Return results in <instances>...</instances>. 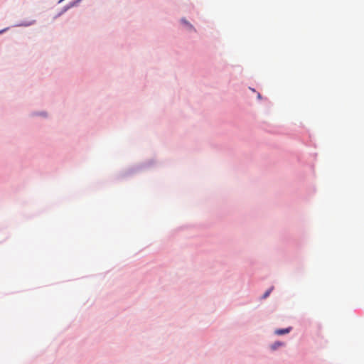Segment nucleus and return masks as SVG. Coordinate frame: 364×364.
Returning a JSON list of instances; mask_svg holds the SVG:
<instances>
[{
	"label": "nucleus",
	"mask_w": 364,
	"mask_h": 364,
	"mask_svg": "<svg viewBox=\"0 0 364 364\" xmlns=\"http://www.w3.org/2000/svg\"><path fill=\"white\" fill-rule=\"evenodd\" d=\"M291 328H282V329H277L275 331V333L277 335H283V334H286V333H288L290 332Z\"/></svg>",
	"instance_id": "1"
},
{
	"label": "nucleus",
	"mask_w": 364,
	"mask_h": 364,
	"mask_svg": "<svg viewBox=\"0 0 364 364\" xmlns=\"http://www.w3.org/2000/svg\"><path fill=\"white\" fill-rule=\"evenodd\" d=\"M273 289V287H271L270 289H269L264 294V295L262 296V298L263 299H266L271 293L272 290Z\"/></svg>",
	"instance_id": "2"
},
{
	"label": "nucleus",
	"mask_w": 364,
	"mask_h": 364,
	"mask_svg": "<svg viewBox=\"0 0 364 364\" xmlns=\"http://www.w3.org/2000/svg\"><path fill=\"white\" fill-rule=\"evenodd\" d=\"M282 343H279V342H276L274 343L272 346V350H275L277 349L279 346H282Z\"/></svg>",
	"instance_id": "3"
},
{
	"label": "nucleus",
	"mask_w": 364,
	"mask_h": 364,
	"mask_svg": "<svg viewBox=\"0 0 364 364\" xmlns=\"http://www.w3.org/2000/svg\"><path fill=\"white\" fill-rule=\"evenodd\" d=\"M182 21L186 23V25H188V26H190V28H192V26L191 24H189L186 20H182Z\"/></svg>",
	"instance_id": "4"
},
{
	"label": "nucleus",
	"mask_w": 364,
	"mask_h": 364,
	"mask_svg": "<svg viewBox=\"0 0 364 364\" xmlns=\"http://www.w3.org/2000/svg\"><path fill=\"white\" fill-rule=\"evenodd\" d=\"M260 97H261L260 94H258V98H260Z\"/></svg>",
	"instance_id": "5"
}]
</instances>
